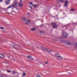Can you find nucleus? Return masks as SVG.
<instances>
[{
  "label": "nucleus",
  "instance_id": "obj_1",
  "mask_svg": "<svg viewBox=\"0 0 77 77\" xmlns=\"http://www.w3.org/2000/svg\"><path fill=\"white\" fill-rule=\"evenodd\" d=\"M54 56H55V57L58 60H62V59H63V57L59 55V54H54Z\"/></svg>",
  "mask_w": 77,
  "mask_h": 77
},
{
  "label": "nucleus",
  "instance_id": "obj_2",
  "mask_svg": "<svg viewBox=\"0 0 77 77\" xmlns=\"http://www.w3.org/2000/svg\"><path fill=\"white\" fill-rule=\"evenodd\" d=\"M63 35L64 38H66L68 36V34L65 31H64L63 32Z\"/></svg>",
  "mask_w": 77,
  "mask_h": 77
},
{
  "label": "nucleus",
  "instance_id": "obj_3",
  "mask_svg": "<svg viewBox=\"0 0 77 77\" xmlns=\"http://www.w3.org/2000/svg\"><path fill=\"white\" fill-rule=\"evenodd\" d=\"M14 47H17V48H16V49H17V48L19 47V46L17 45L15 43H13L11 45V46L10 48H13Z\"/></svg>",
  "mask_w": 77,
  "mask_h": 77
},
{
  "label": "nucleus",
  "instance_id": "obj_4",
  "mask_svg": "<svg viewBox=\"0 0 77 77\" xmlns=\"http://www.w3.org/2000/svg\"><path fill=\"white\" fill-rule=\"evenodd\" d=\"M52 25L53 28H54L55 29L57 28V25H56V23H52Z\"/></svg>",
  "mask_w": 77,
  "mask_h": 77
},
{
  "label": "nucleus",
  "instance_id": "obj_5",
  "mask_svg": "<svg viewBox=\"0 0 77 77\" xmlns=\"http://www.w3.org/2000/svg\"><path fill=\"white\" fill-rule=\"evenodd\" d=\"M31 21V20L29 19L27 20L26 21L25 24H26V25H28V24H29L30 23Z\"/></svg>",
  "mask_w": 77,
  "mask_h": 77
},
{
  "label": "nucleus",
  "instance_id": "obj_6",
  "mask_svg": "<svg viewBox=\"0 0 77 77\" xmlns=\"http://www.w3.org/2000/svg\"><path fill=\"white\" fill-rule=\"evenodd\" d=\"M42 48L43 50H46V51H47V52H48V53H51V50H48L47 49H46L44 47H42Z\"/></svg>",
  "mask_w": 77,
  "mask_h": 77
},
{
  "label": "nucleus",
  "instance_id": "obj_7",
  "mask_svg": "<svg viewBox=\"0 0 77 77\" xmlns=\"http://www.w3.org/2000/svg\"><path fill=\"white\" fill-rule=\"evenodd\" d=\"M15 5L14 4H13L11 5L10 6H9L8 8H7V9H9V8H11V7H13V8H15Z\"/></svg>",
  "mask_w": 77,
  "mask_h": 77
},
{
  "label": "nucleus",
  "instance_id": "obj_8",
  "mask_svg": "<svg viewBox=\"0 0 77 77\" xmlns=\"http://www.w3.org/2000/svg\"><path fill=\"white\" fill-rule=\"evenodd\" d=\"M22 2V0H20V2H19L18 3H19L18 5L19 6H23V4L21 3Z\"/></svg>",
  "mask_w": 77,
  "mask_h": 77
},
{
  "label": "nucleus",
  "instance_id": "obj_9",
  "mask_svg": "<svg viewBox=\"0 0 77 77\" xmlns=\"http://www.w3.org/2000/svg\"><path fill=\"white\" fill-rule=\"evenodd\" d=\"M27 57L28 59L30 60H33V58H32V57L31 56H28Z\"/></svg>",
  "mask_w": 77,
  "mask_h": 77
},
{
  "label": "nucleus",
  "instance_id": "obj_10",
  "mask_svg": "<svg viewBox=\"0 0 77 77\" xmlns=\"http://www.w3.org/2000/svg\"><path fill=\"white\" fill-rule=\"evenodd\" d=\"M11 0H6V3L7 5H9V2H10Z\"/></svg>",
  "mask_w": 77,
  "mask_h": 77
},
{
  "label": "nucleus",
  "instance_id": "obj_11",
  "mask_svg": "<svg viewBox=\"0 0 77 77\" xmlns=\"http://www.w3.org/2000/svg\"><path fill=\"white\" fill-rule=\"evenodd\" d=\"M68 1H66L65 2L64 6L66 7L67 5H68Z\"/></svg>",
  "mask_w": 77,
  "mask_h": 77
},
{
  "label": "nucleus",
  "instance_id": "obj_12",
  "mask_svg": "<svg viewBox=\"0 0 77 77\" xmlns=\"http://www.w3.org/2000/svg\"><path fill=\"white\" fill-rule=\"evenodd\" d=\"M5 57V55H3V54H0V57L1 58H3Z\"/></svg>",
  "mask_w": 77,
  "mask_h": 77
},
{
  "label": "nucleus",
  "instance_id": "obj_13",
  "mask_svg": "<svg viewBox=\"0 0 77 77\" xmlns=\"http://www.w3.org/2000/svg\"><path fill=\"white\" fill-rule=\"evenodd\" d=\"M26 73H25L24 72H23V75H22V77H24V76H26Z\"/></svg>",
  "mask_w": 77,
  "mask_h": 77
},
{
  "label": "nucleus",
  "instance_id": "obj_14",
  "mask_svg": "<svg viewBox=\"0 0 77 77\" xmlns=\"http://www.w3.org/2000/svg\"><path fill=\"white\" fill-rule=\"evenodd\" d=\"M64 0H60L59 1V2L60 3H63V2H64Z\"/></svg>",
  "mask_w": 77,
  "mask_h": 77
},
{
  "label": "nucleus",
  "instance_id": "obj_15",
  "mask_svg": "<svg viewBox=\"0 0 77 77\" xmlns=\"http://www.w3.org/2000/svg\"><path fill=\"white\" fill-rule=\"evenodd\" d=\"M66 44L67 45H71V43H70V42H67L66 43Z\"/></svg>",
  "mask_w": 77,
  "mask_h": 77
},
{
  "label": "nucleus",
  "instance_id": "obj_16",
  "mask_svg": "<svg viewBox=\"0 0 77 77\" xmlns=\"http://www.w3.org/2000/svg\"><path fill=\"white\" fill-rule=\"evenodd\" d=\"M36 30V29L35 28H32L31 29V30L32 31H35Z\"/></svg>",
  "mask_w": 77,
  "mask_h": 77
},
{
  "label": "nucleus",
  "instance_id": "obj_17",
  "mask_svg": "<svg viewBox=\"0 0 77 77\" xmlns=\"http://www.w3.org/2000/svg\"><path fill=\"white\" fill-rule=\"evenodd\" d=\"M14 5H18V2H14Z\"/></svg>",
  "mask_w": 77,
  "mask_h": 77
},
{
  "label": "nucleus",
  "instance_id": "obj_18",
  "mask_svg": "<svg viewBox=\"0 0 77 77\" xmlns=\"http://www.w3.org/2000/svg\"><path fill=\"white\" fill-rule=\"evenodd\" d=\"M75 11V9H71L70 10L71 12H72V11Z\"/></svg>",
  "mask_w": 77,
  "mask_h": 77
},
{
  "label": "nucleus",
  "instance_id": "obj_19",
  "mask_svg": "<svg viewBox=\"0 0 77 77\" xmlns=\"http://www.w3.org/2000/svg\"><path fill=\"white\" fill-rule=\"evenodd\" d=\"M75 48H77V43L75 44Z\"/></svg>",
  "mask_w": 77,
  "mask_h": 77
},
{
  "label": "nucleus",
  "instance_id": "obj_20",
  "mask_svg": "<svg viewBox=\"0 0 77 77\" xmlns=\"http://www.w3.org/2000/svg\"><path fill=\"white\" fill-rule=\"evenodd\" d=\"M22 19L23 20H24V21H26V18H24V17L22 18Z\"/></svg>",
  "mask_w": 77,
  "mask_h": 77
},
{
  "label": "nucleus",
  "instance_id": "obj_21",
  "mask_svg": "<svg viewBox=\"0 0 77 77\" xmlns=\"http://www.w3.org/2000/svg\"><path fill=\"white\" fill-rule=\"evenodd\" d=\"M28 4H30V5H33V2H29L28 3Z\"/></svg>",
  "mask_w": 77,
  "mask_h": 77
},
{
  "label": "nucleus",
  "instance_id": "obj_22",
  "mask_svg": "<svg viewBox=\"0 0 77 77\" xmlns=\"http://www.w3.org/2000/svg\"><path fill=\"white\" fill-rule=\"evenodd\" d=\"M36 77H41V76L39 75H36Z\"/></svg>",
  "mask_w": 77,
  "mask_h": 77
},
{
  "label": "nucleus",
  "instance_id": "obj_23",
  "mask_svg": "<svg viewBox=\"0 0 77 77\" xmlns=\"http://www.w3.org/2000/svg\"><path fill=\"white\" fill-rule=\"evenodd\" d=\"M32 6H33L34 7H36L37 6L36 5H32Z\"/></svg>",
  "mask_w": 77,
  "mask_h": 77
},
{
  "label": "nucleus",
  "instance_id": "obj_24",
  "mask_svg": "<svg viewBox=\"0 0 77 77\" xmlns=\"http://www.w3.org/2000/svg\"><path fill=\"white\" fill-rule=\"evenodd\" d=\"M0 28L2 30H3V29H4V27H0Z\"/></svg>",
  "mask_w": 77,
  "mask_h": 77
},
{
  "label": "nucleus",
  "instance_id": "obj_25",
  "mask_svg": "<svg viewBox=\"0 0 77 77\" xmlns=\"http://www.w3.org/2000/svg\"><path fill=\"white\" fill-rule=\"evenodd\" d=\"M13 72L14 74H15V73H16V72L15 71H13Z\"/></svg>",
  "mask_w": 77,
  "mask_h": 77
},
{
  "label": "nucleus",
  "instance_id": "obj_26",
  "mask_svg": "<svg viewBox=\"0 0 77 77\" xmlns=\"http://www.w3.org/2000/svg\"><path fill=\"white\" fill-rule=\"evenodd\" d=\"M28 15H30V13L29 12L27 13Z\"/></svg>",
  "mask_w": 77,
  "mask_h": 77
},
{
  "label": "nucleus",
  "instance_id": "obj_27",
  "mask_svg": "<svg viewBox=\"0 0 77 77\" xmlns=\"http://www.w3.org/2000/svg\"><path fill=\"white\" fill-rule=\"evenodd\" d=\"M11 70L7 71V72H11Z\"/></svg>",
  "mask_w": 77,
  "mask_h": 77
},
{
  "label": "nucleus",
  "instance_id": "obj_28",
  "mask_svg": "<svg viewBox=\"0 0 77 77\" xmlns=\"http://www.w3.org/2000/svg\"><path fill=\"white\" fill-rule=\"evenodd\" d=\"M45 63L46 64H48V62L47 61H46Z\"/></svg>",
  "mask_w": 77,
  "mask_h": 77
},
{
  "label": "nucleus",
  "instance_id": "obj_29",
  "mask_svg": "<svg viewBox=\"0 0 77 77\" xmlns=\"http://www.w3.org/2000/svg\"><path fill=\"white\" fill-rule=\"evenodd\" d=\"M29 8L30 9H32V6H29Z\"/></svg>",
  "mask_w": 77,
  "mask_h": 77
},
{
  "label": "nucleus",
  "instance_id": "obj_30",
  "mask_svg": "<svg viewBox=\"0 0 77 77\" xmlns=\"http://www.w3.org/2000/svg\"><path fill=\"white\" fill-rule=\"evenodd\" d=\"M0 2H3V0H0Z\"/></svg>",
  "mask_w": 77,
  "mask_h": 77
},
{
  "label": "nucleus",
  "instance_id": "obj_31",
  "mask_svg": "<svg viewBox=\"0 0 77 77\" xmlns=\"http://www.w3.org/2000/svg\"><path fill=\"white\" fill-rule=\"evenodd\" d=\"M41 33H42V32H41Z\"/></svg>",
  "mask_w": 77,
  "mask_h": 77
},
{
  "label": "nucleus",
  "instance_id": "obj_32",
  "mask_svg": "<svg viewBox=\"0 0 77 77\" xmlns=\"http://www.w3.org/2000/svg\"><path fill=\"white\" fill-rule=\"evenodd\" d=\"M43 65H44V66H45V65L44 64H43Z\"/></svg>",
  "mask_w": 77,
  "mask_h": 77
}]
</instances>
